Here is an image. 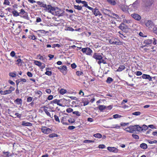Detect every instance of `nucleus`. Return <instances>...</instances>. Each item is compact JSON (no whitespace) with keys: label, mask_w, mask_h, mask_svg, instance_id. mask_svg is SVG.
Here are the masks:
<instances>
[{"label":"nucleus","mask_w":157,"mask_h":157,"mask_svg":"<svg viewBox=\"0 0 157 157\" xmlns=\"http://www.w3.org/2000/svg\"><path fill=\"white\" fill-rule=\"evenodd\" d=\"M102 53H94L93 56V58L95 59L98 64L100 65L101 63L103 64L107 63V59L106 57L103 58L102 56Z\"/></svg>","instance_id":"1"},{"label":"nucleus","mask_w":157,"mask_h":157,"mask_svg":"<svg viewBox=\"0 0 157 157\" xmlns=\"http://www.w3.org/2000/svg\"><path fill=\"white\" fill-rule=\"evenodd\" d=\"M48 12L51 13L55 15L61 16L63 15V11L57 7H52L51 6L50 9Z\"/></svg>","instance_id":"2"},{"label":"nucleus","mask_w":157,"mask_h":157,"mask_svg":"<svg viewBox=\"0 0 157 157\" xmlns=\"http://www.w3.org/2000/svg\"><path fill=\"white\" fill-rule=\"evenodd\" d=\"M109 41L110 44L112 45H120L122 44V42L120 41L118 38L114 37L109 38Z\"/></svg>","instance_id":"3"},{"label":"nucleus","mask_w":157,"mask_h":157,"mask_svg":"<svg viewBox=\"0 0 157 157\" xmlns=\"http://www.w3.org/2000/svg\"><path fill=\"white\" fill-rule=\"evenodd\" d=\"M138 2L136 1L132 5L129 6L128 10L130 12L135 11L137 10L138 7Z\"/></svg>","instance_id":"4"},{"label":"nucleus","mask_w":157,"mask_h":157,"mask_svg":"<svg viewBox=\"0 0 157 157\" xmlns=\"http://www.w3.org/2000/svg\"><path fill=\"white\" fill-rule=\"evenodd\" d=\"M36 2L37 4L38 5H40L41 7L44 8V10L46 12H48L49 9H50L51 5H47L44 2L40 1H37Z\"/></svg>","instance_id":"5"},{"label":"nucleus","mask_w":157,"mask_h":157,"mask_svg":"<svg viewBox=\"0 0 157 157\" xmlns=\"http://www.w3.org/2000/svg\"><path fill=\"white\" fill-rule=\"evenodd\" d=\"M19 14V16L21 17L28 20H29L30 18L28 16L27 12H26L23 9H21L20 10Z\"/></svg>","instance_id":"6"},{"label":"nucleus","mask_w":157,"mask_h":157,"mask_svg":"<svg viewBox=\"0 0 157 157\" xmlns=\"http://www.w3.org/2000/svg\"><path fill=\"white\" fill-rule=\"evenodd\" d=\"M153 1L154 0H142L143 6L148 8L152 4Z\"/></svg>","instance_id":"7"},{"label":"nucleus","mask_w":157,"mask_h":157,"mask_svg":"<svg viewBox=\"0 0 157 157\" xmlns=\"http://www.w3.org/2000/svg\"><path fill=\"white\" fill-rule=\"evenodd\" d=\"M124 130L126 132L131 133H134V132L136 131L135 125H130Z\"/></svg>","instance_id":"8"},{"label":"nucleus","mask_w":157,"mask_h":157,"mask_svg":"<svg viewBox=\"0 0 157 157\" xmlns=\"http://www.w3.org/2000/svg\"><path fill=\"white\" fill-rule=\"evenodd\" d=\"M82 51L88 55H91L92 52V50L89 48L86 47L82 48Z\"/></svg>","instance_id":"9"},{"label":"nucleus","mask_w":157,"mask_h":157,"mask_svg":"<svg viewBox=\"0 0 157 157\" xmlns=\"http://www.w3.org/2000/svg\"><path fill=\"white\" fill-rule=\"evenodd\" d=\"M41 130L44 133L46 134H48L52 132V130L51 129L46 127H43Z\"/></svg>","instance_id":"10"},{"label":"nucleus","mask_w":157,"mask_h":157,"mask_svg":"<svg viewBox=\"0 0 157 157\" xmlns=\"http://www.w3.org/2000/svg\"><path fill=\"white\" fill-rule=\"evenodd\" d=\"M107 149L111 152L117 153L118 150L117 148L114 147H107Z\"/></svg>","instance_id":"11"},{"label":"nucleus","mask_w":157,"mask_h":157,"mask_svg":"<svg viewBox=\"0 0 157 157\" xmlns=\"http://www.w3.org/2000/svg\"><path fill=\"white\" fill-rule=\"evenodd\" d=\"M131 16L136 20L138 21H140L141 19V17L140 15L135 13L132 14L131 15Z\"/></svg>","instance_id":"12"},{"label":"nucleus","mask_w":157,"mask_h":157,"mask_svg":"<svg viewBox=\"0 0 157 157\" xmlns=\"http://www.w3.org/2000/svg\"><path fill=\"white\" fill-rule=\"evenodd\" d=\"M102 11L103 13L107 15L109 17H112V16L111 15L112 12L110 10L106 9H103Z\"/></svg>","instance_id":"13"},{"label":"nucleus","mask_w":157,"mask_h":157,"mask_svg":"<svg viewBox=\"0 0 157 157\" xmlns=\"http://www.w3.org/2000/svg\"><path fill=\"white\" fill-rule=\"evenodd\" d=\"M93 13L95 16H100L102 15L100 12L97 8H95L93 10Z\"/></svg>","instance_id":"14"},{"label":"nucleus","mask_w":157,"mask_h":157,"mask_svg":"<svg viewBox=\"0 0 157 157\" xmlns=\"http://www.w3.org/2000/svg\"><path fill=\"white\" fill-rule=\"evenodd\" d=\"M146 26L149 28L152 27L154 26L153 22L151 20H147L145 22Z\"/></svg>","instance_id":"15"},{"label":"nucleus","mask_w":157,"mask_h":157,"mask_svg":"<svg viewBox=\"0 0 157 157\" xmlns=\"http://www.w3.org/2000/svg\"><path fill=\"white\" fill-rule=\"evenodd\" d=\"M142 77L143 79H147L149 81H152V78L149 75L144 74L142 76Z\"/></svg>","instance_id":"16"},{"label":"nucleus","mask_w":157,"mask_h":157,"mask_svg":"<svg viewBox=\"0 0 157 157\" xmlns=\"http://www.w3.org/2000/svg\"><path fill=\"white\" fill-rule=\"evenodd\" d=\"M58 68L62 72H64V71H66L67 70L66 66L65 65L62 67H59Z\"/></svg>","instance_id":"17"},{"label":"nucleus","mask_w":157,"mask_h":157,"mask_svg":"<svg viewBox=\"0 0 157 157\" xmlns=\"http://www.w3.org/2000/svg\"><path fill=\"white\" fill-rule=\"evenodd\" d=\"M44 111L45 113L46 114V115L50 117L51 118H52L53 117V114L52 115H51L50 113H49V112L48 111V110L46 109L45 108H48V107H46L45 106L44 107Z\"/></svg>","instance_id":"18"},{"label":"nucleus","mask_w":157,"mask_h":157,"mask_svg":"<svg viewBox=\"0 0 157 157\" xmlns=\"http://www.w3.org/2000/svg\"><path fill=\"white\" fill-rule=\"evenodd\" d=\"M14 102L17 105H21L22 102V101L21 99L17 98L14 101Z\"/></svg>","instance_id":"19"},{"label":"nucleus","mask_w":157,"mask_h":157,"mask_svg":"<svg viewBox=\"0 0 157 157\" xmlns=\"http://www.w3.org/2000/svg\"><path fill=\"white\" fill-rule=\"evenodd\" d=\"M121 8L122 10L124 12L127 11L128 8L127 6L124 5H121Z\"/></svg>","instance_id":"20"},{"label":"nucleus","mask_w":157,"mask_h":157,"mask_svg":"<svg viewBox=\"0 0 157 157\" xmlns=\"http://www.w3.org/2000/svg\"><path fill=\"white\" fill-rule=\"evenodd\" d=\"M106 128H116L117 129L120 128V126L118 124H113L111 126H107L106 127Z\"/></svg>","instance_id":"21"},{"label":"nucleus","mask_w":157,"mask_h":157,"mask_svg":"<svg viewBox=\"0 0 157 157\" xmlns=\"http://www.w3.org/2000/svg\"><path fill=\"white\" fill-rule=\"evenodd\" d=\"M153 42L152 40L148 39L144 41V44L146 45H149L151 44Z\"/></svg>","instance_id":"22"},{"label":"nucleus","mask_w":157,"mask_h":157,"mask_svg":"<svg viewBox=\"0 0 157 157\" xmlns=\"http://www.w3.org/2000/svg\"><path fill=\"white\" fill-rule=\"evenodd\" d=\"M12 13L14 17H17L20 15L19 13H18L17 11L14 10L12 12Z\"/></svg>","instance_id":"23"},{"label":"nucleus","mask_w":157,"mask_h":157,"mask_svg":"<svg viewBox=\"0 0 157 157\" xmlns=\"http://www.w3.org/2000/svg\"><path fill=\"white\" fill-rule=\"evenodd\" d=\"M136 131L139 132H142V127L140 126L139 125H135Z\"/></svg>","instance_id":"24"},{"label":"nucleus","mask_w":157,"mask_h":157,"mask_svg":"<svg viewBox=\"0 0 157 157\" xmlns=\"http://www.w3.org/2000/svg\"><path fill=\"white\" fill-rule=\"evenodd\" d=\"M106 108V106L105 105H99L98 107L99 109L101 111H102L104 110Z\"/></svg>","instance_id":"25"},{"label":"nucleus","mask_w":157,"mask_h":157,"mask_svg":"<svg viewBox=\"0 0 157 157\" xmlns=\"http://www.w3.org/2000/svg\"><path fill=\"white\" fill-rule=\"evenodd\" d=\"M140 147L143 149H145L147 148V146L146 144L143 143L140 144Z\"/></svg>","instance_id":"26"},{"label":"nucleus","mask_w":157,"mask_h":157,"mask_svg":"<svg viewBox=\"0 0 157 157\" xmlns=\"http://www.w3.org/2000/svg\"><path fill=\"white\" fill-rule=\"evenodd\" d=\"M108 2L112 5H115L116 4V0H107Z\"/></svg>","instance_id":"27"},{"label":"nucleus","mask_w":157,"mask_h":157,"mask_svg":"<svg viewBox=\"0 0 157 157\" xmlns=\"http://www.w3.org/2000/svg\"><path fill=\"white\" fill-rule=\"evenodd\" d=\"M125 68V67L123 65H121L118 67V69L117 70V71H121L122 70H124Z\"/></svg>","instance_id":"28"},{"label":"nucleus","mask_w":157,"mask_h":157,"mask_svg":"<svg viewBox=\"0 0 157 157\" xmlns=\"http://www.w3.org/2000/svg\"><path fill=\"white\" fill-rule=\"evenodd\" d=\"M22 125L25 126H31L32 125V124L30 122L23 121L22 122Z\"/></svg>","instance_id":"29"},{"label":"nucleus","mask_w":157,"mask_h":157,"mask_svg":"<svg viewBox=\"0 0 157 157\" xmlns=\"http://www.w3.org/2000/svg\"><path fill=\"white\" fill-rule=\"evenodd\" d=\"M66 119V118H64V117H62V118L61 119V122L64 125H68L69 124L67 123L66 122L65 120Z\"/></svg>","instance_id":"30"},{"label":"nucleus","mask_w":157,"mask_h":157,"mask_svg":"<svg viewBox=\"0 0 157 157\" xmlns=\"http://www.w3.org/2000/svg\"><path fill=\"white\" fill-rule=\"evenodd\" d=\"M67 92V90L63 89H61L59 91V93L62 95H63L66 93Z\"/></svg>","instance_id":"31"},{"label":"nucleus","mask_w":157,"mask_h":157,"mask_svg":"<svg viewBox=\"0 0 157 157\" xmlns=\"http://www.w3.org/2000/svg\"><path fill=\"white\" fill-rule=\"evenodd\" d=\"M113 81V79L111 77H108L106 80V82L109 84L111 83Z\"/></svg>","instance_id":"32"},{"label":"nucleus","mask_w":157,"mask_h":157,"mask_svg":"<svg viewBox=\"0 0 157 157\" xmlns=\"http://www.w3.org/2000/svg\"><path fill=\"white\" fill-rule=\"evenodd\" d=\"M119 28L121 29L122 31H124L125 29V27L124 26V24L123 23H121L119 26Z\"/></svg>","instance_id":"33"},{"label":"nucleus","mask_w":157,"mask_h":157,"mask_svg":"<svg viewBox=\"0 0 157 157\" xmlns=\"http://www.w3.org/2000/svg\"><path fill=\"white\" fill-rule=\"evenodd\" d=\"M2 153L5 157H9L10 156V153L9 151L6 152L5 151H3Z\"/></svg>","instance_id":"34"},{"label":"nucleus","mask_w":157,"mask_h":157,"mask_svg":"<svg viewBox=\"0 0 157 157\" xmlns=\"http://www.w3.org/2000/svg\"><path fill=\"white\" fill-rule=\"evenodd\" d=\"M94 136L97 138H101L102 137V135L99 133H97L94 135Z\"/></svg>","instance_id":"35"},{"label":"nucleus","mask_w":157,"mask_h":157,"mask_svg":"<svg viewBox=\"0 0 157 157\" xmlns=\"http://www.w3.org/2000/svg\"><path fill=\"white\" fill-rule=\"evenodd\" d=\"M74 7L75 9H77L79 10H81L82 9V7L78 5L76 6L75 5H74Z\"/></svg>","instance_id":"36"},{"label":"nucleus","mask_w":157,"mask_h":157,"mask_svg":"<svg viewBox=\"0 0 157 157\" xmlns=\"http://www.w3.org/2000/svg\"><path fill=\"white\" fill-rule=\"evenodd\" d=\"M58 136V135L57 134L55 133L51 134L49 135V137L50 138H54L55 137H57Z\"/></svg>","instance_id":"37"},{"label":"nucleus","mask_w":157,"mask_h":157,"mask_svg":"<svg viewBox=\"0 0 157 157\" xmlns=\"http://www.w3.org/2000/svg\"><path fill=\"white\" fill-rule=\"evenodd\" d=\"M35 64L38 66H40L42 65V63L38 61H34Z\"/></svg>","instance_id":"38"},{"label":"nucleus","mask_w":157,"mask_h":157,"mask_svg":"<svg viewBox=\"0 0 157 157\" xmlns=\"http://www.w3.org/2000/svg\"><path fill=\"white\" fill-rule=\"evenodd\" d=\"M122 117V116L118 114H114L113 115V118L114 119L120 118L121 117Z\"/></svg>","instance_id":"39"},{"label":"nucleus","mask_w":157,"mask_h":157,"mask_svg":"<svg viewBox=\"0 0 157 157\" xmlns=\"http://www.w3.org/2000/svg\"><path fill=\"white\" fill-rule=\"evenodd\" d=\"M83 74V72L81 71H77L76 72V75L79 76L82 75Z\"/></svg>","instance_id":"40"},{"label":"nucleus","mask_w":157,"mask_h":157,"mask_svg":"<svg viewBox=\"0 0 157 157\" xmlns=\"http://www.w3.org/2000/svg\"><path fill=\"white\" fill-rule=\"evenodd\" d=\"M11 93V91L10 90H6L4 91H3V95H6L8 94H10Z\"/></svg>","instance_id":"41"},{"label":"nucleus","mask_w":157,"mask_h":157,"mask_svg":"<svg viewBox=\"0 0 157 157\" xmlns=\"http://www.w3.org/2000/svg\"><path fill=\"white\" fill-rule=\"evenodd\" d=\"M113 15V16H114L113 17L114 18L116 19L119 18V17L117 14H115V13H113L112 12V13L111 14V15Z\"/></svg>","instance_id":"42"},{"label":"nucleus","mask_w":157,"mask_h":157,"mask_svg":"<svg viewBox=\"0 0 157 157\" xmlns=\"http://www.w3.org/2000/svg\"><path fill=\"white\" fill-rule=\"evenodd\" d=\"M73 113L76 115L77 116H80V113L78 111L73 112Z\"/></svg>","instance_id":"43"},{"label":"nucleus","mask_w":157,"mask_h":157,"mask_svg":"<svg viewBox=\"0 0 157 157\" xmlns=\"http://www.w3.org/2000/svg\"><path fill=\"white\" fill-rule=\"evenodd\" d=\"M17 64L18 66H21L22 64L21 60L19 59L17 60Z\"/></svg>","instance_id":"44"},{"label":"nucleus","mask_w":157,"mask_h":157,"mask_svg":"<svg viewBox=\"0 0 157 157\" xmlns=\"http://www.w3.org/2000/svg\"><path fill=\"white\" fill-rule=\"evenodd\" d=\"M10 55L12 57H15V58H17V57L16 56H15V52L13 51H12L10 53Z\"/></svg>","instance_id":"45"},{"label":"nucleus","mask_w":157,"mask_h":157,"mask_svg":"<svg viewBox=\"0 0 157 157\" xmlns=\"http://www.w3.org/2000/svg\"><path fill=\"white\" fill-rule=\"evenodd\" d=\"M142 131H145L147 130L148 128V127L145 125H143L142 126Z\"/></svg>","instance_id":"46"},{"label":"nucleus","mask_w":157,"mask_h":157,"mask_svg":"<svg viewBox=\"0 0 157 157\" xmlns=\"http://www.w3.org/2000/svg\"><path fill=\"white\" fill-rule=\"evenodd\" d=\"M132 136L133 138L136 140H138L139 138V136L136 134H132Z\"/></svg>","instance_id":"47"},{"label":"nucleus","mask_w":157,"mask_h":157,"mask_svg":"<svg viewBox=\"0 0 157 157\" xmlns=\"http://www.w3.org/2000/svg\"><path fill=\"white\" fill-rule=\"evenodd\" d=\"M141 113L140 112H135L132 113V115L136 116H138Z\"/></svg>","instance_id":"48"},{"label":"nucleus","mask_w":157,"mask_h":157,"mask_svg":"<svg viewBox=\"0 0 157 157\" xmlns=\"http://www.w3.org/2000/svg\"><path fill=\"white\" fill-rule=\"evenodd\" d=\"M45 74L48 75V76H50L52 75V72L51 71H47L45 72Z\"/></svg>","instance_id":"49"},{"label":"nucleus","mask_w":157,"mask_h":157,"mask_svg":"<svg viewBox=\"0 0 157 157\" xmlns=\"http://www.w3.org/2000/svg\"><path fill=\"white\" fill-rule=\"evenodd\" d=\"M148 142L151 144H153L154 143H157V141L156 140H154L153 141H151L150 140H147Z\"/></svg>","instance_id":"50"},{"label":"nucleus","mask_w":157,"mask_h":157,"mask_svg":"<svg viewBox=\"0 0 157 157\" xmlns=\"http://www.w3.org/2000/svg\"><path fill=\"white\" fill-rule=\"evenodd\" d=\"M123 21L124 23L129 24L131 22V20H127L125 19L123 20Z\"/></svg>","instance_id":"51"},{"label":"nucleus","mask_w":157,"mask_h":157,"mask_svg":"<svg viewBox=\"0 0 157 157\" xmlns=\"http://www.w3.org/2000/svg\"><path fill=\"white\" fill-rule=\"evenodd\" d=\"M10 3L8 0H4V2L3 3L4 5L9 6L10 5Z\"/></svg>","instance_id":"52"},{"label":"nucleus","mask_w":157,"mask_h":157,"mask_svg":"<svg viewBox=\"0 0 157 157\" xmlns=\"http://www.w3.org/2000/svg\"><path fill=\"white\" fill-rule=\"evenodd\" d=\"M55 119L56 121H57L58 122H60V121L58 117V116L56 115H55L54 116Z\"/></svg>","instance_id":"53"},{"label":"nucleus","mask_w":157,"mask_h":157,"mask_svg":"<svg viewBox=\"0 0 157 157\" xmlns=\"http://www.w3.org/2000/svg\"><path fill=\"white\" fill-rule=\"evenodd\" d=\"M39 59L44 62L45 61V58L39 55Z\"/></svg>","instance_id":"54"},{"label":"nucleus","mask_w":157,"mask_h":157,"mask_svg":"<svg viewBox=\"0 0 157 157\" xmlns=\"http://www.w3.org/2000/svg\"><path fill=\"white\" fill-rule=\"evenodd\" d=\"M66 111L67 113H70L73 112V109L71 108H69L66 109Z\"/></svg>","instance_id":"55"},{"label":"nucleus","mask_w":157,"mask_h":157,"mask_svg":"<svg viewBox=\"0 0 157 157\" xmlns=\"http://www.w3.org/2000/svg\"><path fill=\"white\" fill-rule=\"evenodd\" d=\"M82 3L83 4V6H85L86 7L88 6L87 2L86 1H82Z\"/></svg>","instance_id":"56"},{"label":"nucleus","mask_w":157,"mask_h":157,"mask_svg":"<svg viewBox=\"0 0 157 157\" xmlns=\"http://www.w3.org/2000/svg\"><path fill=\"white\" fill-rule=\"evenodd\" d=\"M94 142V141L90 140H85L84 141V142L85 143H91Z\"/></svg>","instance_id":"57"},{"label":"nucleus","mask_w":157,"mask_h":157,"mask_svg":"<svg viewBox=\"0 0 157 157\" xmlns=\"http://www.w3.org/2000/svg\"><path fill=\"white\" fill-rule=\"evenodd\" d=\"M33 100V98L31 97H28L27 98V101L28 102H31Z\"/></svg>","instance_id":"58"},{"label":"nucleus","mask_w":157,"mask_h":157,"mask_svg":"<svg viewBox=\"0 0 157 157\" xmlns=\"http://www.w3.org/2000/svg\"><path fill=\"white\" fill-rule=\"evenodd\" d=\"M75 120L72 118H70L68 120V121L69 123H73L75 122Z\"/></svg>","instance_id":"59"},{"label":"nucleus","mask_w":157,"mask_h":157,"mask_svg":"<svg viewBox=\"0 0 157 157\" xmlns=\"http://www.w3.org/2000/svg\"><path fill=\"white\" fill-rule=\"evenodd\" d=\"M27 75L29 77H32L33 76V74L30 72H28L27 73Z\"/></svg>","instance_id":"60"},{"label":"nucleus","mask_w":157,"mask_h":157,"mask_svg":"<svg viewBox=\"0 0 157 157\" xmlns=\"http://www.w3.org/2000/svg\"><path fill=\"white\" fill-rule=\"evenodd\" d=\"M9 75L12 77H15L16 76V74L13 73H10Z\"/></svg>","instance_id":"61"},{"label":"nucleus","mask_w":157,"mask_h":157,"mask_svg":"<svg viewBox=\"0 0 157 157\" xmlns=\"http://www.w3.org/2000/svg\"><path fill=\"white\" fill-rule=\"evenodd\" d=\"M98 147L100 148L103 149L105 147V146L104 144H100L98 146Z\"/></svg>","instance_id":"62"},{"label":"nucleus","mask_w":157,"mask_h":157,"mask_svg":"<svg viewBox=\"0 0 157 157\" xmlns=\"http://www.w3.org/2000/svg\"><path fill=\"white\" fill-rule=\"evenodd\" d=\"M53 103L56 104H58L60 102V101L59 100H57V99H55V100H54L52 101Z\"/></svg>","instance_id":"63"},{"label":"nucleus","mask_w":157,"mask_h":157,"mask_svg":"<svg viewBox=\"0 0 157 157\" xmlns=\"http://www.w3.org/2000/svg\"><path fill=\"white\" fill-rule=\"evenodd\" d=\"M75 128V127L74 126H70L68 127V129L70 130H72Z\"/></svg>","instance_id":"64"}]
</instances>
